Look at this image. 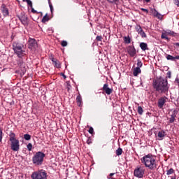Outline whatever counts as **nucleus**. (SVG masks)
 I'll return each instance as SVG.
<instances>
[{"label":"nucleus","mask_w":179,"mask_h":179,"mask_svg":"<svg viewBox=\"0 0 179 179\" xmlns=\"http://www.w3.org/2000/svg\"><path fill=\"white\" fill-rule=\"evenodd\" d=\"M166 99H167V97L164 96V97H161L158 99L157 106H158L159 108H163V106H164V104H166Z\"/></svg>","instance_id":"obj_14"},{"label":"nucleus","mask_w":179,"mask_h":179,"mask_svg":"<svg viewBox=\"0 0 179 179\" xmlns=\"http://www.w3.org/2000/svg\"><path fill=\"white\" fill-rule=\"evenodd\" d=\"M44 157H45V154L43 152H37L32 157V163L36 167L39 166H43V163H44Z\"/></svg>","instance_id":"obj_4"},{"label":"nucleus","mask_w":179,"mask_h":179,"mask_svg":"<svg viewBox=\"0 0 179 179\" xmlns=\"http://www.w3.org/2000/svg\"><path fill=\"white\" fill-rule=\"evenodd\" d=\"M50 20V17L48 16V14H45V16L42 18V23H46V22H48Z\"/></svg>","instance_id":"obj_25"},{"label":"nucleus","mask_w":179,"mask_h":179,"mask_svg":"<svg viewBox=\"0 0 179 179\" xmlns=\"http://www.w3.org/2000/svg\"><path fill=\"white\" fill-rule=\"evenodd\" d=\"M107 2H108L109 3H115V2H117L118 0H106Z\"/></svg>","instance_id":"obj_38"},{"label":"nucleus","mask_w":179,"mask_h":179,"mask_svg":"<svg viewBox=\"0 0 179 179\" xmlns=\"http://www.w3.org/2000/svg\"><path fill=\"white\" fill-rule=\"evenodd\" d=\"M175 45H176V47H179V43H176Z\"/></svg>","instance_id":"obj_48"},{"label":"nucleus","mask_w":179,"mask_h":179,"mask_svg":"<svg viewBox=\"0 0 179 179\" xmlns=\"http://www.w3.org/2000/svg\"><path fill=\"white\" fill-rule=\"evenodd\" d=\"M23 47H24V45L22 43L17 42L13 43V50L18 58H23V57L26 55V51L23 50Z\"/></svg>","instance_id":"obj_3"},{"label":"nucleus","mask_w":179,"mask_h":179,"mask_svg":"<svg viewBox=\"0 0 179 179\" xmlns=\"http://www.w3.org/2000/svg\"><path fill=\"white\" fill-rule=\"evenodd\" d=\"M136 30L138 34L143 31V29H142V27H141V25H136Z\"/></svg>","instance_id":"obj_27"},{"label":"nucleus","mask_w":179,"mask_h":179,"mask_svg":"<svg viewBox=\"0 0 179 179\" xmlns=\"http://www.w3.org/2000/svg\"><path fill=\"white\" fill-rule=\"evenodd\" d=\"M152 86L158 93H167V92H169V83L167 79H164L162 77L154 80Z\"/></svg>","instance_id":"obj_1"},{"label":"nucleus","mask_w":179,"mask_h":179,"mask_svg":"<svg viewBox=\"0 0 179 179\" xmlns=\"http://www.w3.org/2000/svg\"><path fill=\"white\" fill-rule=\"evenodd\" d=\"M141 162L145 167L150 169V170H156L157 169L156 157L152 155L148 154L145 155L141 159Z\"/></svg>","instance_id":"obj_2"},{"label":"nucleus","mask_w":179,"mask_h":179,"mask_svg":"<svg viewBox=\"0 0 179 179\" xmlns=\"http://www.w3.org/2000/svg\"><path fill=\"white\" fill-rule=\"evenodd\" d=\"M140 48L143 51H146V50H149L148 48V43L142 42L140 43Z\"/></svg>","instance_id":"obj_21"},{"label":"nucleus","mask_w":179,"mask_h":179,"mask_svg":"<svg viewBox=\"0 0 179 179\" xmlns=\"http://www.w3.org/2000/svg\"><path fill=\"white\" fill-rule=\"evenodd\" d=\"M178 113V111L176 110H174L172 111V114L171 115V117L169 118V123L173 124L174 121H176V117H177V114Z\"/></svg>","instance_id":"obj_15"},{"label":"nucleus","mask_w":179,"mask_h":179,"mask_svg":"<svg viewBox=\"0 0 179 179\" xmlns=\"http://www.w3.org/2000/svg\"><path fill=\"white\" fill-rule=\"evenodd\" d=\"M89 134H93V132H94V129H93V127H90L89 130H88Z\"/></svg>","instance_id":"obj_40"},{"label":"nucleus","mask_w":179,"mask_h":179,"mask_svg":"<svg viewBox=\"0 0 179 179\" xmlns=\"http://www.w3.org/2000/svg\"><path fill=\"white\" fill-rule=\"evenodd\" d=\"M87 142L88 145H90V141H87Z\"/></svg>","instance_id":"obj_52"},{"label":"nucleus","mask_w":179,"mask_h":179,"mask_svg":"<svg viewBox=\"0 0 179 179\" xmlns=\"http://www.w3.org/2000/svg\"><path fill=\"white\" fill-rule=\"evenodd\" d=\"M87 142L88 145H90V141H87Z\"/></svg>","instance_id":"obj_51"},{"label":"nucleus","mask_w":179,"mask_h":179,"mask_svg":"<svg viewBox=\"0 0 179 179\" xmlns=\"http://www.w3.org/2000/svg\"><path fill=\"white\" fill-rule=\"evenodd\" d=\"M138 1H141V0H138Z\"/></svg>","instance_id":"obj_56"},{"label":"nucleus","mask_w":179,"mask_h":179,"mask_svg":"<svg viewBox=\"0 0 179 179\" xmlns=\"http://www.w3.org/2000/svg\"><path fill=\"white\" fill-rule=\"evenodd\" d=\"M17 65L20 68L22 73H26V67L24 66V62H23V59H20L17 60Z\"/></svg>","instance_id":"obj_11"},{"label":"nucleus","mask_w":179,"mask_h":179,"mask_svg":"<svg viewBox=\"0 0 179 179\" xmlns=\"http://www.w3.org/2000/svg\"><path fill=\"white\" fill-rule=\"evenodd\" d=\"M76 103L78 107H82V96H80V94L77 96Z\"/></svg>","instance_id":"obj_22"},{"label":"nucleus","mask_w":179,"mask_h":179,"mask_svg":"<svg viewBox=\"0 0 179 179\" xmlns=\"http://www.w3.org/2000/svg\"><path fill=\"white\" fill-rule=\"evenodd\" d=\"M166 59H168V61L176 62L177 59H179V55L174 57V56H171L170 55H166Z\"/></svg>","instance_id":"obj_18"},{"label":"nucleus","mask_w":179,"mask_h":179,"mask_svg":"<svg viewBox=\"0 0 179 179\" xmlns=\"http://www.w3.org/2000/svg\"><path fill=\"white\" fill-rule=\"evenodd\" d=\"M28 45L29 50H35V48H37V41L34 38H29Z\"/></svg>","instance_id":"obj_9"},{"label":"nucleus","mask_w":179,"mask_h":179,"mask_svg":"<svg viewBox=\"0 0 179 179\" xmlns=\"http://www.w3.org/2000/svg\"><path fill=\"white\" fill-rule=\"evenodd\" d=\"M167 34H166V31H164L162 33V35H161V38H162L163 40H166L167 41H170V38L167 37Z\"/></svg>","instance_id":"obj_24"},{"label":"nucleus","mask_w":179,"mask_h":179,"mask_svg":"<svg viewBox=\"0 0 179 179\" xmlns=\"http://www.w3.org/2000/svg\"><path fill=\"white\" fill-rule=\"evenodd\" d=\"M166 34H167V36H172V37H177L178 34L170 30V29H167L166 31H165Z\"/></svg>","instance_id":"obj_20"},{"label":"nucleus","mask_w":179,"mask_h":179,"mask_svg":"<svg viewBox=\"0 0 179 179\" xmlns=\"http://www.w3.org/2000/svg\"><path fill=\"white\" fill-rule=\"evenodd\" d=\"M145 2H147L148 3H149V2H150V0H145Z\"/></svg>","instance_id":"obj_49"},{"label":"nucleus","mask_w":179,"mask_h":179,"mask_svg":"<svg viewBox=\"0 0 179 179\" xmlns=\"http://www.w3.org/2000/svg\"><path fill=\"white\" fill-rule=\"evenodd\" d=\"M108 178H109V179H110V178H110V177H108Z\"/></svg>","instance_id":"obj_54"},{"label":"nucleus","mask_w":179,"mask_h":179,"mask_svg":"<svg viewBox=\"0 0 179 179\" xmlns=\"http://www.w3.org/2000/svg\"><path fill=\"white\" fill-rule=\"evenodd\" d=\"M141 10H143V12H145L146 13H149V10L146 8H141Z\"/></svg>","instance_id":"obj_43"},{"label":"nucleus","mask_w":179,"mask_h":179,"mask_svg":"<svg viewBox=\"0 0 179 179\" xmlns=\"http://www.w3.org/2000/svg\"><path fill=\"white\" fill-rule=\"evenodd\" d=\"M48 3H51V0H48Z\"/></svg>","instance_id":"obj_53"},{"label":"nucleus","mask_w":179,"mask_h":179,"mask_svg":"<svg viewBox=\"0 0 179 179\" xmlns=\"http://www.w3.org/2000/svg\"><path fill=\"white\" fill-rule=\"evenodd\" d=\"M101 90H103V92H105V93L108 96H110V94L113 93V89L108 87V84L107 83L103 85Z\"/></svg>","instance_id":"obj_13"},{"label":"nucleus","mask_w":179,"mask_h":179,"mask_svg":"<svg viewBox=\"0 0 179 179\" xmlns=\"http://www.w3.org/2000/svg\"><path fill=\"white\" fill-rule=\"evenodd\" d=\"M137 111L140 115H142V114H143V108H142V106H138Z\"/></svg>","instance_id":"obj_30"},{"label":"nucleus","mask_w":179,"mask_h":179,"mask_svg":"<svg viewBox=\"0 0 179 179\" xmlns=\"http://www.w3.org/2000/svg\"><path fill=\"white\" fill-rule=\"evenodd\" d=\"M141 69H139V67H136L133 70V75L134 76H137L138 75H139V73H141Z\"/></svg>","instance_id":"obj_23"},{"label":"nucleus","mask_w":179,"mask_h":179,"mask_svg":"<svg viewBox=\"0 0 179 179\" xmlns=\"http://www.w3.org/2000/svg\"><path fill=\"white\" fill-rule=\"evenodd\" d=\"M111 179H114V178H111Z\"/></svg>","instance_id":"obj_55"},{"label":"nucleus","mask_w":179,"mask_h":179,"mask_svg":"<svg viewBox=\"0 0 179 179\" xmlns=\"http://www.w3.org/2000/svg\"><path fill=\"white\" fill-rule=\"evenodd\" d=\"M27 5H29V6H30V8H33V3L31 2V1H27Z\"/></svg>","instance_id":"obj_39"},{"label":"nucleus","mask_w":179,"mask_h":179,"mask_svg":"<svg viewBox=\"0 0 179 179\" xmlns=\"http://www.w3.org/2000/svg\"><path fill=\"white\" fill-rule=\"evenodd\" d=\"M115 174V173H111L109 174V177H113V176H114Z\"/></svg>","instance_id":"obj_47"},{"label":"nucleus","mask_w":179,"mask_h":179,"mask_svg":"<svg viewBox=\"0 0 179 179\" xmlns=\"http://www.w3.org/2000/svg\"><path fill=\"white\" fill-rule=\"evenodd\" d=\"M24 139H25V141H30V139H31V136H30V134H24Z\"/></svg>","instance_id":"obj_31"},{"label":"nucleus","mask_w":179,"mask_h":179,"mask_svg":"<svg viewBox=\"0 0 179 179\" xmlns=\"http://www.w3.org/2000/svg\"><path fill=\"white\" fill-rule=\"evenodd\" d=\"M32 13H37V10H34V8L32 7L31 8Z\"/></svg>","instance_id":"obj_45"},{"label":"nucleus","mask_w":179,"mask_h":179,"mask_svg":"<svg viewBox=\"0 0 179 179\" xmlns=\"http://www.w3.org/2000/svg\"><path fill=\"white\" fill-rule=\"evenodd\" d=\"M145 167L143 166H137L134 171V177L137 178H143V176H145Z\"/></svg>","instance_id":"obj_7"},{"label":"nucleus","mask_w":179,"mask_h":179,"mask_svg":"<svg viewBox=\"0 0 179 179\" xmlns=\"http://www.w3.org/2000/svg\"><path fill=\"white\" fill-rule=\"evenodd\" d=\"M164 136H166V131L164 130H162L158 132L157 137H158V141H163L164 139Z\"/></svg>","instance_id":"obj_17"},{"label":"nucleus","mask_w":179,"mask_h":179,"mask_svg":"<svg viewBox=\"0 0 179 179\" xmlns=\"http://www.w3.org/2000/svg\"><path fill=\"white\" fill-rule=\"evenodd\" d=\"M175 84H176V85H178V86H179V78H176V80H175Z\"/></svg>","instance_id":"obj_41"},{"label":"nucleus","mask_w":179,"mask_h":179,"mask_svg":"<svg viewBox=\"0 0 179 179\" xmlns=\"http://www.w3.org/2000/svg\"><path fill=\"white\" fill-rule=\"evenodd\" d=\"M0 9L1 13L3 14V16H9V10L8 9V8H6V5H5V3L1 4Z\"/></svg>","instance_id":"obj_12"},{"label":"nucleus","mask_w":179,"mask_h":179,"mask_svg":"<svg viewBox=\"0 0 179 179\" xmlns=\"http://www.w3.org/2000/svg\"><path fill=\"white\" fill-rule=\"evenodd\" d=\"M175 5L179 7V0H175Z\"/></svg>","instance_id":"obj_44"},{"label":"nucleus","mask_w":179,"mask_h":179,"mask_svg":"<svg viewBox=\"0 0 179 179\" xmlns=\"http://www.w3.org/2000/svg\"><path fill=\"white\" fill-rule=\"evenodd\" d=\"M9 137L11 150H13V152H18L20 149V143L19 142V140L16 138V134H15V133H10Z\"/></svg>","instance_id":"obj_5"},{"label":"nucleus","mask_w":179,"mask_h":179,"mask_svg":"<svg viewBox=\"0 0 179 179\" xmlns=\"http://www.w3.org/2000/svg\"><path fill=\"white\" fill-rule=\"evenodd\" d=\"M174 173V169H173L172 168H171L169 170H168L166 171V175L167 176H170L171 174H173Z\"/></svg>","instance_id":"obj_32"},{"label":"nucleus","mask_w":179,"mask_h":179,"mask_svg":"<svg viewBox=\"0 0 179 179\" xmlns=\"http://www.w3.org/2000/svg\"><path fill=\"white\" fill-rule=\"evenodd\" d=\"M122 155V148H119L117 150H116V155L121 156Z\"/></svg>","instance_id":"obj_28"},{"label":"nucleus","mask_w":179,"mask_h":179,"mask_svg":"<svg viewBox=\"0 0 179 179\" xmlns=\"http://www.w3.org/2000/svg\"><path fill=\"white\" fill-rule=\"evenodd\" d=\"M143 64L142 63V61H141L140 59L137 60V68H138L139 69H141V68H142Z\"/></svg>","instance_id":"obj_29"},{"label":"nucleus","mask_w":179,"mask_h":179,"mask_svg":"<svg viewBox=\"0 0 179 179\" xmlns=\"http://www.w3.org/2000/svg\"><path fill=\"white\" fill-rule=\"evenodd\" d=\"M127 54L131 57H136V49L134 45H129L127 47Z\"/></svg>","instance_id":"obj_8"},{"label":"nucleus","mask_w":179,"mask_h":179,"mask_svg":"<svg viewBox=\"0 0 179 179\" xmlns=\"http://www.w3.org/2000/svg\"><path fill=\"white\" fill-rule=\"evenodd\" d=\"M27 148L29 152H31V149H33V145L31 144V143H28V145H27Z\"/></svg>","instance_id":"obj_33"},{"label":"nucleus","mask_w":179,"mask_h":179,"mask_svg":"<svg viewBox=\"0 0 179 179\" xmlns=\"http://www.w3.org/2000/svg\"><path fill=\"white\" fill-rule=\"evenodd\" d=\"M138 34H140V36L143 38H146L147 36L146 34L145 33V31H142L141 33H139Z\"/></svg>","instance_id":"obj_35"},{"label":"nucleus","mask_w":179,"mask_h":179,"mask_svg":"<svg viewBox=\"0 0 179 179\" xmlns=\"http://www.w3.org/2000/svg\"><path fill=\"white\" fill-rule=\"evenodd\" d=\"M61 76L64 78V79H66V76L63 73H61Z\"/></svg>","instance_id":"obj_46"},{"label":"nucleus","mask_w":179,"mask_h":179,"mask_svg":"<svg viewBox=\"0 0 179 179\" xmlns=\"http://www.w3.org/2000/svg\"><path fill=\"white\" fill-rule=\"evenodd\" d=\"M32 179H47V172L44 169H41L32 173Z\"/></svg>","instance_id":"obj_6"},{"label":"nucleus","mask_w":179,"mask_h":179,"mask_svg":"<svg viewBox=\"0 0 179 179\" xmlns=\"http://www.w3.org/2000/svg\"><path fill=\"white\" fill-rule=\"evenodd\" d=\"M19 20L22 23V24H27V21L29 20V17L26 15V13H21V14L18 16Z\"/></svg>","instance_id":"obj_10"},{"label":"nucleus","mask_w":179,"mask_h":179,"mask_svg":"<svg viewBox=\"0 0 179 179\" xmlns=\"http://www.w3.org/2000/svg\"><path fill=\"white\" fill-rule=\"evenodd\" d=\"M96 41H101L103 40V36H97L96 38Z\"/></svg>","instance_id":"obj_37"},{"label":"nucleus","mask_w":179,"mask_h":179,"mask_svg":"<svg viewBox=\"0 0 179 179\" xmlns=\"http://www.w3.org/2000/svg\"><path fill=\"white\" fill-rule=\"evenodd\" d=\"M61 44L62 47H66V45H68V42H66V41H62Z\"/></svg>","instance_id":"obj_36"},{"label":"nucleus","mask_w":179,"mask_h":179,"mask_svg":"<svg viewBox=\"0 0 179 179\" xmlns=\"http://www.w3.org/2000/svg\"><path fill=\"white\" fill-rule=\"evenodd\" d=\"M124 42L125 44H131V38L129 36L124 37Z\"/></svg>","instance_id":"obj_26"},{"label":"nucleus","mask_w":179,"mask_h":179,"mask_svg":"<svg viewBox=\"0 0 179 179\" xmlns=\"http://www.w3.org/2000/svg\"><path fill=\"white\" fill-rule=\"evenodd\" d=\"M50 59H51L55 68H57V69L61 68V63L59 62V61L58 59H57L54 57H52Z\"/></svg>","instance_id":"obj_16"},{"label":"nucleus","mask_w":179,"mask_h":179,"mask_svg":"<svg viewBox=\"0 0 179 179\" xmlns=\"http://www.w3.org/2000/svg\"><path fill=\"white\" fill-rule=\"evenodd\" d=\"M0 142H2V129L0 128Z\"/></svg>","instance_id":"obj_42"},{"label":"nucleus","mask_w":179,"mask_h":179,"mask_svg":"<svg viewBox=\"0 0 179 179\" xmlns=\"http://www.w3.org/2000/svg\"><path fill=\"white\" fill-rule=\"evenodd\" d=\"M49 3V6H50V12L52 15V13H54V7L52 6V3Z\"/></svg>","instance_id":"obj_34"},{"label":"nucleus","mask_w":179,"mask_h":179,"mask_svg":"<svg viewBox=\"0 0 179 179\" xmlns=\"http://www.w3.org/2000/svg\"><path fill=\"white\" fill-rule=\"evenodd\" d=\"M171 179H176V176H172Z\"/></svg>","instance_id":"obj_50"},{"label":"nucleus","mask_w":179,"mask_h":179,"mask_svg":"<svg viewBox=\"0 0 179 179\" xmlns=\"http://www.w3.org/2000/svg\"><path fill=\"white\" fill-rule=\"evenodd\" d=\"M151 12L152 13V15H154L155 17H157V19H162V14H159V12H157V10H156V9H151Z\"/></svg>","instance_id":"obj_19"}]
</instances>
